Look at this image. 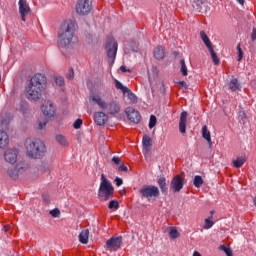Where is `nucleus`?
<instances>
[{"instance_id":"obj_1","label":"nucleus","mask_w":256,"mask_h":256,"mask_svg":"<svg viewBox=\"0 0 256 256\" xmlns=\"http://www.w3.org/2000/svg\"><path fill=\"white\" fill-rule=\"evenodd\" d=\"M47 87V76L42 73L35 74L26 87V98L28 101H39L43 97V91Z\"/></svg>"},{"instance_id":"obj_2","label":"nucleus","mask_w":256,"mask_h":256,"mask_svg":"<svg viewBox=\"0 0 256 256\" xmlns=\"http://www.w3.org/2000/svg\"><path fill=\"white\" fill-rule=\"evenodd\" d=\"M73 37H75V23L71 20H66L58 32V47L69 49L73 43Z\"/></svg>"},{"instance_id":"obj_3","label":"nucleus","mask_w":256,"mask_h":256,"mask_svg":"<svg viewBox=\"0 0 256 256\" xmlns=\"http://www.w3.org/2000/svg\"><path fill=\"white\" fill-rule=\"evenodd\" d=\"M26 151L29 157L32 159H41L47 152V147H45V143L40 139H26Z\"/></svg>"},{"instance_id":"obj_4","label":"nucleus","mask_w":256,"mask_h":256,"mask_svg":"<svg viewBox=\"0 0 256 256\" xmlns=\"http://www.w3.org/2000/svg\"><path fill=\"white\" fill-rule=\"evenodd\" d=\"M115 194V188L113 184L107 179L105 174H101V183L98 190V199L100 201H109Z\"/></svg>"},{"instance_id":"obj_5","label":"nucleus","mask_w":256,"mask_h":256,"mask_svg":"<svg viewBox=\"0 0 256 256\" xmlns=\"http://www.w3.org/2000/svg\"><path fill=\"white\" fill-rule=\"evenodd\" d=\"M139 195L141 199H147L148 201H151V199H159L161 192L155 185H143L139 189Z\"/></svg>"},{"instance_id":"obj_6","label":"nucleus","mask_w":256,"mask_h":256,"mask_svg":"<svg viewBox=\"0 0 256 256\" xmlns=\"http://www.w3.org/2000/svg\"><path fill=\"white\" fill-rule=\"evenodd\" d=\"M118 47L119 44L117 43V40H115L113 36H108L105 49L107 52V57L111 64L115 63V57H117Z\"/></svg>"},{"instance_id":"obj_7","label":"nucleus","mask_w":256,"mask_h":256,"mask_svg":"<svg viewBox=\"0 0 256 256\" xmlns=\"http://www.w3.org/2000/svg\"><path fill=\"white\" fill-rule=\"evenodd\" d=\"M93 11V0H77L76 13L85 17Z\"/></svg>"},{"instance_id":"obj_8","label":"nucleus","mask_w":256,"mask_h":256,"mask_svg":"<svg viewBox=\"0 0 256 256\" xmlns=\"http://www.w3.org/2000/svg\"><path fill=\"white\" fill-rule=\"evenodd\" d=\"M185 183H187V180H185L181 174H178L172 178L170 182V189L173 191V193H179V191L183 189Z\"/></svg>"},{"instance_id":"obj_9","label":"nucleus","mask_w":256,"mask_h":256,"mask_svg":"<svg viewBox=\"0 0 256 256\" xmlns=\"http://www.w3.org/2000/svg\"><path fill=\"white\" fill-rule=\"evenodd\" d=\"M121 245H123V236L111 237L106 241L108 251H117V249H121Z\"/></svg>"},{"instance_id":"obj_10","label":"nucleus","mask_w":256,"mask_h":256,"mask_svg":"<svg viewBox=\"0 0 256 256\" xmlns=\"http://www.w3.org/2000/svg\"><path fill=\"white\" fill-rule=\"evenodd\" d=\"M126 117L132 123H140L141 122V114L139 111L135 110L133 107H127L125 109Z\"/></svg>"},{"instance_id":"obj_11","label":"nucleus","mask_w":256,"mask_h":256,"mask_svg":"<svg viewBox=\"0 0 256 256\" xmlns=\"http://www.w3.org/2000/svg\"><path fill=\"white\" fill-rule=\"evenodd\" d=\"M190 3L194 9L198 13H207L209 11V5L204 0H190Z\"/></svg>"},{"instance_id":"obj_12","label":"nucleus","mask_w":256,"mask_h":256,"mask_svg":"<svg viewBox=\"0 0 256 256\" xmlns=\"http://www.w3.org/2000/svg\"><path fill=\"white\" fill-rule=\"evenodd\" d=\"M102 109H105L108 115H117V113L121 111V105L117 101H112L110 103L106 102Z\"/></svg>"},{"instance_id":"obj_13","label":"nucleus","mask_w":256,"mask_h":256,"mask_svg":"<svg viewBox=\"0 0 256 256\" xmlns=\"http://www.w3.org/2000/svg\"><path fill=\"white\" fill-rule=\"evenodd\" d=\"M19 13L22 21H26L25 17L31 13V7H29V4H27V0H19Z\"/></svg>"},{"instance_id":"obj_14","label":"nucleus","mask_w":256,"mask_h":256,"mask_svg":"<svg viewBox=\"0 0 256 256\" xmlns=\"http://www.w3.org/2000/svg\"><path fill=\"white\" fill-rule=\"evenodd\" d=\"M41 111L47 119H51V117H55V106L50 101L46 102L41 106Z\"/></svg>"},{"instance_id":"obj_15","label":"nucleus","mask_w":256,"mask_h":256,"mask_svg":"<svg viewBox=\"0 0 256 256\" xmlns=\"http://www.w3.org/2000/svg\"><path fill=\"white\" fill-rule=\"evenodd\" d=\"M17 149H7L4 153V159L7 163L13 165V163H17Z\"/></svg>"},{"instance_id":"obj_16","label":"nucleus","mask_w":256,"mask_h":256,"mask_svg":"<svg viewBox=\"0 0 256 256\" xmlns=\"http://www.w3.org/2000/svg\"><path fill=\"white\" fill-rule=\"evenodd\" d=\"M94 121L96 125H99V127H102V125H105V123L109 121V116H107V114H105L104 112H95Z\"/></svg>"},{"instance_id":"obj_17","label":"nucleus","mask_w":256,"mask_h":256,"mask_svg":"<svg viewBox=\"0 0 256 256\" xmlns=\"http://www.w3.org/2000/svg\"><path fill=\"white\" fill-rule=\"evenodd\" d=\"M187 111H183L180 114V121H179V131L182 133V135H185L187 133Z\"/></svg>"},{"instance_id":"obj_18","label":"nucleus","mask_w":256,"mask_h":256,"mask_svg":"<svg viewBox=\"0 0 256 256\" xmlns=\"http://www.w3.org/2000/svg\"><path fill=\"white\" fill-rule=\"evenodd\" d=\"M157 184L163 195H167V193H169V188L167 187V178H165V176L158 178Z\"/></svg>"},{"instance_id":"obj_19","label":"nucleus","mask_w":256,"mask_h":256,"mask_svg":"<svg viewBox=\"0 0 256 256\" xmlns=\"http://www.w3.org/2000/svg\"><path fill=\"white\" fill-rule=\"evenodd\" d=\"M153 55L158 61H161V59H165V46L159 45L154 48Z\"/></svg>"},{"instance_id":"obj_20","label":"nucleus","mask_w":256,"mask_h":256,"mask_svg":"<svg viewBox=\"0 0 256 256\" xmlns=\"http://www.w3.org/2000/svg\"><path fill=\"white\" fill-rule=\"evenodd\" d=\"M202 137L207 141L209 149H211L213 147V141H211V132L207 129V125L202 127Z\"/></svg>"},{"instance_id":"obj_21","label":"nucleus","mask_w":256,"mask_h":256,"mask_svg":"<svg viewBox=\"0 0 256 256\" xmlns=\"http://www.w3.org/2000/svg\"><path fill=\"white\" fill-rule=\"evenodd\" d=\"M9 145V135L7 132L0 130V149H5Z\"/></svg>"},{"instance_id":"obj_22","label":"nucleus","mask_w":256,"mask_h":256,"mask_svg":"<svg viewBox=\"0 0 256 256\" xmlns=\"http://www.w3.org/2000/svg\"><path fill=\"white\" fill-rule=\"evenodd\" d=\"M21 171H23V167H20V168H17V167L9 168L7 170V175L9 177H11V179H14V181H15V180L19 179V173H21Z\"/></svg>"},{"instance_id":"obj_23","label":"nucleus","mask_w":256,"mask_h":256,"mask_svg":"<svg viewBox=\"0 0 256 256\" xmlns=\"http://www.w3.org/2000/svg\"><path fill=\"white\" fill-rule=\"evenodd\" d=\"M79 241L82 245H87L89 243V229H84L79 234Z\"/></svg>"},{"instance_id":"obj_24","label":"nucleus","mask_w":256,"mask_h":256,"mask_svg":"<svg viewBox=\"0 0 256 256\" xmlns=\"http://www.w3.org/2000/svg\"><path fill=\"white\" fill-rule=\"evenodd\" d=\"M208 51L211 55L214 65H219V63H221V60L219 59V56H217V52L213 49V46H210V48H208Z\"/></svg>"},{"instance_id":"obj_25","label":"nucleus","mask_w":256,"mask_h":256,"mask_svg":"<svg viewBox=\"0 0 256 256\" xmlns=\"http://www.w3.org/2000/svg\"><path fill=\"white\" fill-rule=\"evenodd\" d=\"M200 37L204 45H206L207 49H209L210 47H213V44L211 43V40L209 39V36H207V33H205V31L200 32Z\"/></svg>"},{"instance_id":"obj_26","label":"nucleus","mask_w":256,"mask_h":256,"mask_svg":"<svg viewBox=\"0 0 256 256\" xmlns=\"http://www.w3.org/2000/svg\"><path fill=\"white\" fill-rule=\"evenodd\" d=\"M142 145L144 149H149L153 145V140L145 134L142 138Z\"/></svg>"},{"instance_id":"obj_27","label":"nucleus","mask_w":256,"mask_h":256,"mask_svg":"<svg viewBox=\"0 0 256 256\" xmlns=\"http://www.w3.org/2000/svg\"><path fill=\"white\" fill-rule=\"evenodd\" d=\"M229 88L231 89V91H239V90H241V84L239 83V80H237V78H233L230 81Z\"/></svg>"},{"instance_id":"obj_28","label":"nucleus","mask_w":256,"mask_h":256,"mask_svg":"<svg viewBox=\"0 0 256 256\" xmlns=\"http://www.w3.org/2000/svg\"><path fill=\"white\" fill-rule=\"evenodd\" d=\"M246 161H247V159H245V157H237L236 160H233V166L236 169H241V167H243V165H245Z\"/></svg>"},{"instance_id":"obj_29","label":"nucleus","mask_w":256,"mask_h":256,"mask_svg":"<svg viewBox=\"0 0 256 256\" xmlns=\"http://www.w3.org/2000/svg\"><path fill=\"white\" fill-rule=\"evenodd\" d=\"M203 183H205V181L203 180V177H201L199 175L194 177V180H193L194 187L199 189V188H201L203 186Z\"/></svg>"},{"instance_id":"obj_30","label":"nucleus","mask_w":256,"mask_h":256,"mask_svg":"<svg viewBox=\"0 0 256 256\" xmlns=\"http://www.w3.org/2000/svg\"><path fill=\"white\" fill-rule=\"evenodd\" d=\"M211 219H213V216H210L204 220L205 224L203 226V229H211V227H213V225H215V222H213V220H211Z\"/></svg>"},{"instance_id":"obj_31","label":"nucleus","mask_w":256,"mask_h":256,"mask_svg":"<svg viewBox=\"0 0 256 256\" xmlns=\"http://www.w3.org/2000/svg\"><path fill=\"white\" fill-rule=\"evenodd\" d=\"M180 72L182 73L183 77H187L188 70H187V64H185V59L180 60Z\"/></svg>"},{"instance_id":"obj_32","label":"nucleus","mask_w":256,"mask_h":256,"mask_svg":"<svg viewBox=\"0 0 256 256\" xmlns=\"http://www.w3.org/2000/svg\"><path fill=\"white\" fill-rule=\"evenodd\" d=\"M56 141L61 145L62 147H67V139H65V136L63 135H56Z\"/></svg>"},{"instance_id":"obj_33","label":"nucleus","mask_w":256,"mask_h":256,"mask_svg":"<svg viewBox=\"0 0 256 256\" xmlns=\"http://www.w3.org/2000/svg\"><path fill=\"white\" fill-rule=\"evenodd\" d=\"M92 101H94L95 103H97V105L99 106L100 109H103V107L105 106V101H103V99H101V97L99 96H93L92 97Z\"/></svg>"},{"instance_id":"obj_34","label":"nucleus","mask_w":256,"mask_h":256,"mask_svg":"<svg viewBox=\"0 0 256 256\" xmlns=\"http://www.w3.org/2000/svg\"><path fill=\"white\" fill-rule=\"evenodd\" d=\"M115 87L116 89H121L122 93H127V90L129 89L124 86L123 83H121L119 80H115Z\"/></svg>"},{"instance_id":"obj_35","label":"nucleus","mask_w":256,"mask_h":256,"mask_svg":"<svg viewBox=\"0 0 256 256\" xmlns=\"http://www.w3.org/2000/svg\"><path fill=\"white\" fill-rule=\"evenodd\" d=\"M108 209H114L115 211H117V209H119V201L111 200L108 204Z\"/></svg>"},{"instance_id":"obj_36","label":"nucleus","mask_w":256,"mask_h":256,"mask_svg":"<svg viewBox=\"0 0 256 256\" xmlns=\"http://www.w3.org/2000/svg\"><path fill=\"white\" fill-rule=\"evenodd\" d=\"M38 171L42 174L43 173H51V170L49 169V165H47V164L40 165V167L38 168Z\"/></svg>"},{"instance_id":"obj_37","label":"nucleus","mask_w":256,"mask_h":256,"mask_svg":"<svg viewBox=\"0 0 256 256\" xmlns=\"http://www.w3.org/2000/svg\"><path fill=\"white\" fill-rule=\"evenodd\" d=\"M170 239H177L179 238V231L176 230V228H171L169 232Z\"/></svg>"},{"instance_id":"obj_38","label":"nucleus","mask_w":256,"mask_h":256,"mask_svg":"<svg viewBox=\"0 0 256 256\" xmlns=\"http://www.w3.org/2000/svg\"><path fill=\"white\" fill-rule=\"evenodd\" d=\"M219 249L220 251H224L227 256H233V250H231V248H227V246L221 245Z\"/></svg>"},{"instance_id":"obj_39","label":"nucleus","mask_w":256,"mask_h":256,"mask_svg":"<svg viewBox=\"0 0 256 256\" xmlns=\"http://www.w3.org/2000/svg\"><path fill=\"white\" fill-rule=\"evenodd\" d=\"M49 214L51 217L58 218L61 217V210H59V208H54L53 210H50Z\"/></svg>"},{"instance_id":"obj_40","label":"nucleus","mask_w":256,"mask_h":256,"mask_svg":"<svg viewBox=\"0 0 256 256\" xmlns=\"http://www.w3.org/2000/svg\"><path fill=\"white\" fill-rule=\"evenodd\" d=\"M157 125V117L155 115L150 116L149 129H153Z\"/></svg>"},{"instance_id":"obj_41","label":"nucleus","mask_w":256,"mask_h":256,"mask_svg":"<svg viewBox=\"0 0 256 256\" xmlns=\"http://www.w3.org/2000/svg\"><path fill=\"white\" fill-rule=\"evenodd\" d=\"M127 95H128V99H130V101H132V103H135V101H137V96H135L132 92L131 89H127L126 91Z\"/></svg>"},{"instance_id":"obj_42","label":"nucleus","mask_w":256,"mask_h":256,"mask_svg":"<svg viewBox=\"0 0 256 256\" xmlns=\"http://www.w3.org/2000/svg\"><path fill=\"white\" fill-rule=\"evenodd\" d=\"M55 83L58 85V87H63V85H65V79L59 76L55 79Z\"/></svg>"},{"instance_id":"obj_43","label":"nucleus","mask_w":256,"mask_h":256,"mask_svg":"<svg viewBox=\"0 0 256 256\" xmlns=\"http://www.w3.org/2000/svg\"><path fill=\"white\" fill-rule=\"evenodd\" d=\"M66 77L70 80L75 79V71L73 70V68H70L68 70V73L66 74Z\"/></svg>"},{"instance_id":"obj_44","label":"nucleus","mask_w":256,"mask_h":256,"mask_svg":"<svg viewBox=\"0 0 256 256\" xmlns=\"http://www.w3.org/2000/svg\"><path fill=\"white\" fill-rule=\"evenodd\" d=\"M237 51H238V61H241L243 59V49H241V44L237 45Z\"/></svg>"},{"instance_id":"obj_45","label":"nucleus","mask_w":256,"mask_h":256,"mask_svg":"<svg viewBox=\"0 0 256 256\" xmlns=\"http://www.w3.org/2000/svg\"><path fill=\"white\" fill-rule=\"evenodd\" d=\"M81 125H83V120L77 119L74 122L73 127H74V129H81Z\"/></svg>"},{"instance_id":"obj_46","label":"nucleus","mask_w":256,"mask_h":256,"mask_svg":"<svg viewBox=\"0 0 256 256\" xmlns=\"http://www.w3.org/2000/svg\"><path fill=\"white\" fill-rule=\"evenodd\" d=\"M42 199L44 203H51V197L47 193L42 194Z\"/></svg>"},{"instance_id":"obj_47","label":"nucleus","mask_w":256,"mask_h":256,"mask_svg":"<svg viewBox=\"0 0 256 256\" xmlns=\"http://www.w3.org/2000/svg\"><path fill=\"white\" fill-rule=\"evenodd\" d=\"M118 171L127 173V171H129V169L127 168V166H125V164H120V166L118 167Z\"/></svg>"},{"instance_id":"obj_48","label":"nucleus","mask_w":256,"mask_h":256,"mask_svg":"<svg viewBox=\"0 0 256 256\" xmlns=\"http://www.w3.org/2000/svg\"><path fill=\"white\" fill-rule=\"evenodd\" d=\"M112 162H114L115 165H121V158L119 156H114Z\"/></svg>"},{"instance_id":"obj_49","label":"nucleus","mask_w":256,"mask_h":256,"mask_svg":"<svg viewBox=\"0 0 256 256\" xmlns=\"http://www.w3.org/2000/svg\"><path fill=\"white\" fill-rule=\"evenodd\" d=\"M114 181L116 183V187H121V185H123V179L119 177H116Z\"/></svg>"},{"instance_id":"obj_50","label":"nucleus","mask_w":256,"mask_h":256,"mask_svg":"<svg viewBox=\"0 0 256 256\" xmlns=\"http://www.w3.org/2000/svg\"><path fill=\"white\" fill-rule=\"evenodd\" d=\"M47 125V121H38V129H43Z\"/></svg>"},{"instance_id":"obj_51","label":"nucleus","mask_w":256,"mask_h":256,"mask_svg":"<svg viewBox=\"0 0 256 256\" xmlns=\"http://www.w3.org/2000/svg\"><path fill=\"white\" fill-rule=\"evenodd\" d=\"M251 41H256V28L255 27L252 29Z\"/></svg>"},{"instance_id":"obj_52","label":"nucleus","mask_w":256,"mask_h":256,"mask_svg":"<svg viewBox=\"0 0 256 256\" xmlns=\"http://www.w3.org/2000/svg\"><path fill=\"white\" fill-rule=\"evenodd\" d=\"M239 118L241 119V121H243V123H245V119H247V115L245 114V112H240Z\"/></svg>"},{"instance_id":"obj_53","label":"nucleus","mask_w":256,"mask_h":256,"mask_svg":"<svg viewBox=\"0 0 256 256\" xmlns=\"http://www.w3.org/2000/svg\"><path fill=\"white\" fill-rule=\"evenodd\" d=\"M178 85H181V87H184V89H188V85H187V82L186 81H179L178 82Z\"/></svg>"},{"instance_id":"obj_54","label":"nucleus","mask_w":256,"mask_h":256,"mask_svg":"<svg viewBox=\"0 0 256 256\" xmlns=\"http://www.w3.org/2000/svg\"><path fill=\"white\" fill-rule=\"evenodd\" d=\"M120 71H122V73H131V70L127 69L125 66H121Z\"/></svg>"},{"instance_id":"obj_55","label":"nucleus","mask_w":256,"mask_h":256,"mask_svg":"<svg viewBox=\"0 0 256 256\" xmlns=\"http://www.w3.org/2000/svg\"><path fill=\"white\" fill-rule=\"evenodd\" d=\"M3 229H4L5 233H7V231H11V226L10 225H5L3 227Z\"/></svg>"},{"instance_id":"obj_56","label":"nucleus","mask_w":256,"mask_h":256,"mask_svg":"<svg viewBox=\"0 0 256 256\" xmlns=\"http://www.w3.org/2000/svg\"><path fill=\"white\" fill-rule=\"evenodd\" d=\"M240 5H245V0H237Z\"/></svg>"},{"instance_id":"obj_57","label":"nucleus","mask_w":256,"mask_h":256,"mask_svg":"<svg viewBox=\"0 0 256 256\" xmlns=\"http://www.w3.org/2000/svg\"><path fill=\"white\" fill-rule=\"evenodd\" d=\"M119 194L122 195V196L125 195V189L120 190V191H119Z\"/></svg>"},{"instance_id":"obj_58","label":"nucleus","mask_w":256,"mask_h":256,"mask_svg":"<svg viewBox=\"0 0 256 256\" xmlns=\"http://www.w3.org/2000/svg\"><path fill=\"white\" fill-rule=\"evenodd\" d=\"M210 213H211V215H214V214H215V211H214V210H212V211H210Z\"/></svg>"},{"instance_id":"obj_59","label":"nucleus","mask_w":256,"mask_h":256,"mask_svg":"<svg viewBox=\"0 0 256 256\" xmlns=\"http://www.w3.org/2000/svg\"><path fill=\"white\" fill-rule=\"evenodd\" d=\"M0 82H1V75H0Z\"/></svg>"}]
</instances>
